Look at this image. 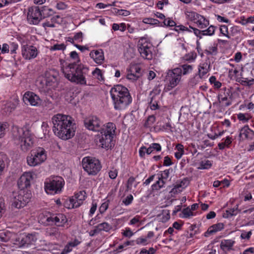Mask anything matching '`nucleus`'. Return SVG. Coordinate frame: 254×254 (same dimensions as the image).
I'll use <instances>...</instances> for the list:
<instances>
[{"label": "nucleus", "mask_w": 254, "mask_h": 254, "mask_svg": "<svg viewBox=\"0 0 254 254\" xmlns=\"http://www.w3.org/2000/svg\"><path fill=\"white\" fill-rule=\"evenodd\" d=\"M52 121L53 132L59 138L67 140L74 136L76 126L71 116L58 114L52 117Z\"/></svg>", "instance_id": "nucleus-1"}, {"label": "nucleus", "mask_w": 254, "mask_h": 254, "mask_svg": "<svg viewBox=\"0 0 254 254\" xmlns=\"http://www.w3.org/2000/svg\"><path fill=\"white\" fill-rule=\"evenodd\" d=\"M62 70L64 76L72 82L80 85H86V71L88 70L86 66L79 65L75 67L73 64L66 62L61 63Z\"/></svg>", "instance_id": "nucleus-2"}, {"label": "nucleus", "mask_w": 254, "mask_h": 254, "mask_svg": "<svg viewBox=\"0 0 254 254\" xmlns=\"http://www.w3.org/2000/svg\"><path fill=\"white\" fill-rule=\"evenodd\" d=\"M110 94L116 110H124L132 102L128 89L122 85L114 86L111 88Z\"/></svg>", "instance_id": "nucleus-3"}, {"label": "nucleus", "mask_w": 254, "mask_h": 254, "mask_svg": "<svg viewBox=\"0 0 254 254\" xmlns=\"http://www.w3.org/2000/svg\"><path fill=\"white\" fill-rule=\"evenodd\" d=\"M58 72L55 69L47 71L44 75L38 77L36 83L40 87L44 90H49L55 88L58 85Z\"/></svg>", "instance_id": "nucleus-4"}, {"label": "nucleus", "mask_w": 254, "mask_h": 254, "mask_svg": "<svg viewBox=\"0 0 254 254\" xmlns=\"http://www.w3.org/2000/svg\"><path fill=\"white\" fill-rule=\"evenodd\" d=\"M18 135L16 137L17 144L21 150L26 152L34 145V137L29 130L25 127L17 128Z\"/></svg>", "instance_id": "nucleus-5"}, {"label": "nucleus", "mask_w": 254, "mask_h": 254, "mask_svg": "<svg viewBox=\"0 0 254 254\" xmlns=\"http://www.w3.org/2000/svg\"><path fill=\"white\" fill-rule=\"evenodd\" d=\"M64 184V180L62 177L51 176L45 179L44 190L48 194H60L62 192Z\"/></svg>", "instance_id": "nucleus-6"}, {"label": "nucleus", "mask_w": 254, "mask_h": 254, "mask_svg": "<svg viewBox=\"0 0 254 254\" xmlns=\"http://www.w3.org/2000/svg\"><path fill=\"white\" fill-rule=\"evenodd\" d=\"M48 158V152L42 147L33 150L26 157V163L31 167H38L44 163Z\"/></svg>", "instance_id": "nucleus-7"}, {"label": "nucleus", "mask_w": 254, "mask_h": 254, "mask_svg": "<svg viewBox=\"0 0 254 254\" xmlns=\"http://www.w3.org/2000/svg\"><path fill=\"white\" fill-rule=\"evenodd\" d=\"M116 129V126L112 123H108L101 128L100 135H99L100 146L103 148L108 149L110 147L113 136Z\"/></svg>", "instance_id": "nucleus-8"}, {"label": "nucleus", "mask_w": 254, "mask_h": 254, "mask_svg": "<svg viewBox=\"0 0 254 254\" xmlns=\"http://www.w3.org/2000/svg\"><path fill=\"white\" fill-rule=\"evenodd\" d=\"M40 221L45 225H54L58 227L68 228L69 226L68 218L63 213L42 215Z\"/></svg>", "instance_id": "nucleus-9"}, {"label": "nucleus", "mask_w": 254, "mask_h": 254, "mask_svg": "<svg viewBox=\"0 0 254 254\" xmlns=\"http://www.w3.org/2000/svg\"><path fill=\"white\" fill-rule=\"evenodd\" d=\"M31 193L26 190H20L13 193L11 200V206L13 207L20 209L25 206L30 201Z\"/></svg>", "instance_id": "nucleus-10"}, {"label": "nucleus", "mask_w": 254, "mask_h": 254, "mask_svg": "<svg viewBox=\"0 0 254 254\" xmlns=\"http://www.w3.org/2000/svg\"><path fill=\"white\" fill-rule=\"evenodd\" d=\"M138 50L141 56L146 60H150L153 57L154 47L149 40L145 37H141L137 43Z\"/></svg>", "instance_id": "nucleus-11"}, {"label": "nucleus", "mask_w": 254, "mask_h": 254, "mask_svg": "<svg viewBox=\"0 0 254 254\" xmlns=\"http://www.w3.org/2000/svg\"><path fill=\"white\" fill-rule=\"evenodd\" d=\"M84 170L91 175H96L101 170L102 166L99 160L92 157H84L82 161Z\"/></svg>", "instance_id": "nucleus-12"}, {"label": "nucleus", "mask_w": 254, "mask_h": 254, "mask_svg": "<svg viewBox=\"0 0 254 254\" xmlns=\"http://www.w3.org/2000/svg\"><path fill=\"white\" fill-rule=\"evenodd\" d=\"M187 19L193 23L199 29H204L209 25V20L203 16L192 11L185 13Z\"/></svg>", "instance_id": "nucleus-13"}, {"label": "nucleus", "mask_w": 254, "mask_h": 254, "mask_svg": "<svg viewBox=\"0 0 254 254\" xmlns=\"http://www.w3.org/2000/svg\"><path fill=\"white\" fill-rule=\"evenodd\" d=\"M176 30L181 31H186L188 32H193L194 35L202 38L203 36H212L214 34L215 27L212 25L210 26L207 29L200 30L198 28L189 26V27L182 25L176 26Z\"/></svg>", "instance_id": "nucleus-14"}, {"label": "nucleus", "mask_w": 254, "mask_h": 254, "mask_svg": "<svg viewBox=\"0 0 254 254\" xmlns=\"http://www.w3.org/2000/svg\"><path fill=\"white\" fill-rule=\"evenodd\" d=\"M182 74V70L180 67L169 70L167 72L166 80L168 82V89L170 90L177 86L180 83Z\"/></svg>", "instance_id": "nucleus-15"}, {"label": "nucleus", "mask_w": 254, "mask_h": 254, "mask_svg": "<svg viewBox=\"0 0 254 254\" xmlns=\"http://www.w3.org/2000/svg\"><path fill=\"white\" fill-rule=\"evenodd\" d=\"M84 124L87 129L96 132L101 130L103 122L97 116H90L85 119Z\"/></svg>", "instance_id": "nucleus-16"}, {"label": "nucleus", "mask_w": 254, "mask_h": 254, "mask_svg": "<svg viewBox=\"0 0 254 254\" xmlns=\"http://www.w3.org/2000/svg\"><path fill=\"white\" fill-rule=\"evenodd\" d=\"M34 179L33 173L31 171L24 172L17 180V184L20 190H25L30 188Z\"/></svg>", "instance_id": "nucleus-17"}, {"label": "nucleus", "mask_w": 254, "mask_h": 254, "mask_svg": "<svg viewBox=\"0 0 254 254\" xmlns=\"http://www.w3.org/2000/svg\"><path fill=\"white\" fill-rule=\"evenodd\" d=\"M141 75V68L138 64L131 63L127 69L126 77L129 80L136 81Z\"/></svg>", "instance_id": "nucleus-18"}, {"label": "nucleus", "mask_w": 254, "mask_h": 254, "mask_svg": "<svg viewBox=\"0 0 254 254\" xmlns=\"http://www.w3.org/2000/svg\"><path fill=\"white\" fill-rule=\"evenodd\" d=\"M27 21L30 24H38L42 19L40 9L37 6H32L28 8Z\"/></svg>", "instance_id": "nucleus-19"}, {"label": "nucleus", "mask_w": 254, "mask_h": 254, "mask_svg": "<svg viewBox=\"0 0 254 254\" xmlns=\"http://www.w3.org/2000/svg\"><path fill=\"white\" fill-rule=\"evenodd\" d=\"M39 53L37 48L34 46L25 44L21 46V55L25 60L34 59L37 57Z\"/></svg>", "instance_id": "nucleus-20"}, {"label": "nucleus", "mask_w": 254, "mask_h": 254, "mask_svg": "<svg viewBox=\"0 0 254 254\" xmlns=\"http://www.w3.org/2000/svg\"><path fill=\"white\" fill-rule=\"evenodd\" d=\"M23 101L25 104L34 107L41 106L42 102V100L38 95L31 91H27L24 94Z\"/></svg>", "instance_id": "nucleus-21"}, {"label": "nucleus", "mask_w": 254, "mask_h": 254, "mask_svg": "<svg viewBox=\"0 0 254 254\" xmlns=\"http://www.w3.org/2000/svg\"><path fill=\"white\" fill-rule=\"evenodd\" d=\"M190 183V180L188 178H185L182 180L177 181L170 191L171 195L174 197L181 193L188 187Z\"/></svg>", "instance_id": "nucleus-22"}, {"label": "nucleus", "mask_w": 254, "mask_h": 254, "mask_svg": "<svg viewBox=\"0 0 254 254\" xmlns=\"http://www.w3.org/2000/svg\"><path fill=\"white\" fill-rule=\"evenodd\" d=\"M226 207L227 209L225 210V212L223 213V218H228L232 216L236 215L240 211L238 208L239 203L235 199H230L227 203Z\"/></svg>", "instance_id": "nucleus-23"}, {"label": "nucleus", "mask_w": 254, "mask_h": 254, "mask_svg": "<svg viewBox=\"0 0 254 254\" xmlns=\"http://www.w3.org/2000/svg\"><path fill=\"white\" fill-rule=\"evenodd\" d=\"M112 228V227L111 225L107 222H104L96 225L93 230L89 232V234L90 236H94L102 231L108 232L110 231Z\"/></svg>", "instance_id": "nucleus-24"}, {"label": "nucleus", "mask_w": 254, "mask_h": 254, "mask_svg": "<svg viewBox=\"0 0 254 254\" xmlns=\"http://www.w3.org/2000/svg\"><path fill=\"white\" fill-rule=\"evenodd\" d=\"M239 137L240 140H252L254 137V131L251 129L248 125H245L239 130Z\"/></svg>", "instance_id": "nucleus-25"}, {"label": "nucleus", "mask_w": 254, "mask_h": 254, "mask_svg": "<svg viewBox=\"0 0 254 254\" xmlns=\"http://www.w3.org/2000/svg\"><path fill=\"white\" fill-rule=\"evenodd\" d=\"M90 58L98 64H101L104 60V52L102 49L93 50L89 54Z\"/></svg>", "instance_id": "nucleus-26"}, {"label": "nucleus", "mask_w": 254, "mask_h": 254, "mask_svg": "<svg viewBox=\"0 0 254 254\" xmlns=\"http://www.w3.org/2000/svg\"><path fill=\"white\" fill-rule=\"evenodd\" d=\"M81 205L74 195L65 199L64 203V207L68 209L79 207Z\"/></svg>", "instance_id": "nucleus-27"}, {"label": "nucleus", "mask_w": 254, "mask_h": 254, "mask_svg": "<svg viewBox=\"0 0 254 254\" xmlns=\"http://www.w3.org/2000/svg\"><path fill=\"white\" fill-rule=\"evenodd\" d=\"M210 65L208 62H204L200 64L198 66V75L202 78L207 77V73L209 70Z\"/></svg>", "instance_id": "nucleus-28"}, {"label": "nucleus", "mask_w": 254, "mask_h": 254, "mask_svg": "<svg viewBox=\"0 0 254 254\" xmlns=\"http://www.w3.org/2000/svg\"><path fill=\"white\" fill-rule=\"evenodd\" d=\"M37 239L38 235L37 233L28 234L22 238V243L23 245H31L34 243Z\"/></svg>", "instance_id": "nucleus-29"}, {"label": "nucleus", "mask_w": 254, "mask_h": 254, "mask_svg": "<svg viewBox=\"0 0 254 254\" xmlns=\"http://www.w3.org/2000/svg\"><path fill=\"white\" fill-rule=\"evenodd\" d=\"M19 103V100L17 98H14L5 104L3 108L5 112L10 113L14 110Z\"/></svg>", "instance_id": "nucleus-30"}, {"label": "nucleus", "mask_w": 254, "mask_h": 254, "mask_svg": "<svg viewBox=\"0 0 254 254\" xmlns=\"http://www.w3.org/2000/svg\"><path fill=\"white\" fill-rule=\"evenodd\" d=\"M222 229V223H219L214 224L208 228L207 231L205 233V236L209 237L210 235H213Z\"/></svg>", "instance_id": "nucleus-31"}, {"label": "nucleus", "mask_w": 254, "mask_h": 254, "mask_svg": "<svg viewBox=\"0 0 254 254\" xmlns=\"http://www.w3.org/2000/svg\"><path fill=\"white\" fill-rule=\"evenodd\" d=\"M80 243V242L77 239H75L73 241L69 242L65 246L64 249L62 253V254H66L72 251V248L78 245Z\"/></svg>", "instance_id": "nucleus-32"}, {"label": "nucleus", "mask_w": 254, "mask_h": 254, "mask_svg": "<svg viewBox=\"0 0 254 254\" xmlns=\"http://www.w3.org/2000/svg\"><path fill=\"white\" fill-rule=\"evenodd\" d=\"M196 212H192L190 209V207H187L182 210L180 217L182 218L189 219L196 216Z\"/></svg>", "instance_id": "nucleus-33"}, {"label": "nucleus", "mask_w": 254, "mask_h": 254, "mask_svg": "<svg viewBox=\"0 0 254 254\" xmlns=\"http://www.w3.org/2000/svg\"><path fill=\"white\" fill-rule=\"evenodd\" d=\"M252 192L246 190L242 194L243 200L245 202H248L251 206H254V198L252 196Z\"/></svg>", "instance_id": "nucleus-34"}, {"label": "nucleus", "mask_w": 254, "mask_h": 254, "mask_svg": "<svg viewBox=\"0 0 254 254\" xmlns=\"http://www.w3.org/2000/svg\"><path fill=\"white\" fill-rule=\"evenodd\" d=\"M223 36H226L228 39H231L237 31L236 28L233 26L230 27V31H229L228 26L223 25Z\"/></svg>", "instance_id": "nucleus-35"}, {"label": "nucleus", "mask_w": 254, "mask_h": 254, "mask_svg": "<svg viewBox=\"0 0 254 254\" xmlns=\"http://www.w3.org/2000/svg\"><path fill=\"white\" fill-rule=\"evenodd\" d=\"M223 91L224 94L225 95V94H227V95H225L224 97H223V105L225 104V106H228L230 105L231 104V101L232 99V92L229 91V90H226V89L225 88H223Z\"/></svg>", "instance_id": "nucleus-36"}, {"label": "nucleus", "mask_w": 254, "mask_h": 254, "mask_svg": "<svg viewBox=\"0 0 254 254\" xmlns=\"http://www.w3.org/2000/svg\"><path fill=\"white\" fill-rule=\"evenodd\" d=\"M175 156L177 159L181 158L184 154V147L182 144H177L175 148Z\"/></svg>", "instance_id": "nucleus-37"}, {"label": "nucleus", "mask_w": 254, "mask_h": 254, "mask_svg": "<svg viewBox=\"0 0 254 254\" xmlns=\"http://www.w3.org/2000/svg\"><path fill=\"white\" fill-rule=\"evenodd\" d=\"M162 147L159 143H151L149 147L147 148L148 155L151 153H154L156 152H159L161 150Z\"/></svg>", "instance_id": "nucleus-38"}, {"label": "nucleus", "mask_w": 254, "mask_h": 254, "mask_svg": "<svg viewBox=\"0 0 254 254\" xmlns=\"http://www.w3.org/2000/svg\"><path fill=\"white\" fill-rule=\"evenodd\" d=\"M158 218L160 221L166 222L170 218V211L169 210H163L161 213L158 215Z\"/></svg>", "instance_id": "nucleus-39"}, {"label": "nucleus", "mask_w": 254, "mask_h": 254, "mask_svg": "<svg viewBox=\"0 0 254 254\" xmlns=\"http://www.w3.org/2000/svg\"><path fill=\"white\" fill-rule=\"evenodd\" d=\"M74 197L80 202L81 204H82L83 202V201L85 199L86 197V192L84 190H81L77 192H76L73 195Z\"/></svg>", "instance_id": "nucleus-40"}, {"label": "nucleus", "mask_w": 254, "mask_h": 254, "mask_svg": "<svg viewBox=\"0 0 254 254\" xmlns=\"http://www.w3.org/2000/svg\"><path fill=\"white\" fill-rule=\"evenodd\" d=\"M165 182L161 178H158V180L151 186L153 190H159L161 188L164 187Z\"/></svg>", "instance_id": "nucleus-41"}, {"label": "nucleus", "mask_w": 254, "mask_h": 254, "mask_svg": "<svg viewBox=\"0 0 254 254\" xmlns=\"http://www.w3.org/2000/svg\"><path fill=\"white\" fill-rule=\"evenodd\" d=\"M155 121V116L153 115L149 116L145 121L144 126L146 128H150L153 127Z\"/></svg>", "instance_id": "nucleus-42"}, {"label": "nucleus", "mask_w": 254, "mask_h": 254, "mask_svg": "<svg viewBox=\"0 0 254 254\" xmlns=\"http://www.w3.org/2000/svg\"><path fill=\"white\" fill-rule=\"evenodd\" d=\"M239 82L243 86L251 87L254 85V79H249L247 78H242Z\"/></svg>", "instance_id": "nucleus-43"}, {"label": "nucleus", "mask_w": 254, "mask_h": 254, "mask_svg": "<svg viewBox=\"0 0 254 254\" xmlns=\"http://www.w3.org/2000/svg\"><path fill=\"white\" fill-rule=\"evenodd\" d=\"M201 79L203 78L200 75L195 74L190 79V84L192 86H195L201 81Z\"/></svg>", "instance_id": "nucleus-44"}, {"label": "nucleus", "mask_w": 254, "mask_h": 254, "mask_svg": "<svg viewBox=\"0 0 254 254\" xmlns=\"http://www.w3.org/2000/svg\"><path fill=\"white\" fill-rule=\"evenodd\" d=\"M212 164L211 162L208 160L202 161L199 163V166L197 167L199 169H208L211 167Z\"/></svg>", "instance_id": "nucleus-45"}, {"label": "nucleus", "mask_w": 254, "mask_h": 254, "mask_svg": "<svg viewBox=\"0 0 254 254\" xmlns=\"http://www.w3.org/2000/svg\"><path fill=\"white\" fill-rule=\"evenodd\" d=\"M197 57L196 54L195 52H190L186 54L184 57L185 60L192 62L195 61Z\"/></svg>", "instance_id": "nucleus-46"}, {"label": "nucleus", "mask_w": 254, "mask_h": 254, "mask_svg": "<svg viewBox=\"0 0 254 254\" xmlns=\"http://www.w3.org/2000/svg\"><path fill=\"white\" fill-rule=\"evenodd\" d=\"M8 127V124L6 123L0 122V138L2 137L5 135Z\"/></svg>", "instance_id": "nucleus-47"}, {"label": "nucleus", "mask_w": 254, "mask_h": 254, "mask_svg": "<svg viewBox=\"0 0 254 254\" xmlns=\"http://www.w3.org/2000/svg\"><path fill=\"white\" fill-rule=\"evenodd\" d=\"M182 73L184 75L188 74L190 73L193 69V67L191 65L184 64L182 65Z\"/></svg>", "instance_id": "nucleus-48"}, {"label": "nucleus", "mask_w": 254, "mask_h": 254, "mask_svg": "<svg viewBox=\"0 0 254 254\" xmlns=\"http://www.w3.org/2000/svg\"><path fill=\"white\" fill-rule=\"evenodd\" d=\"M83 35L81 32H77L74 34L73 39L75 43H80L83 41Z\"/></svg>", "instance_id": "nucleus-49"}, {"label": "nucleus", "mask_w": 254, "mask_h": 254, "mask_svg": "<svg viewBox=\"0 0 254 254\" xmlns=\"http://www.w3.org/2000/svg\"><path fill=\"white\" fill-rule=\"evenodd\" d=\"M66 48L65 45L64 43L56 44L51 46L50 48L51 51L64 50Z\"/></svg>", "instance_id": "nucleus-50"}, {"label": "nucleus", "mask_w": 254, "mask_h": 254, "mask_svg": "<svg viewBox=\"0 0 254 254\" xmlns=\"http://www.w3.org/2000/svg\"><path fill=\"white\" fill-rule=\"evenodd\" d=\"M238 119L242 121L243 123H247L250 120V118L248 117V114H245L244 113H239L237 115Z\"/></svg>", "instance_id": "nucleus-51"}, {"label": "nucleus", "mask_w": 254, "mask_h": 254, "mask_svg": "<svg viewBox=\"0 0 254 254\" xmlns=\"http://www.w3.org/2000/svg\"><path fill=\"white\" fill-rule=\"evenodd\" d=\"M143 22L150 25H157L159 23L158 20L152 18H145L143 19Z\"/></svg>", "instance_id": "nucleus-52"}, {"label": "nucleus", "mask_w": 254, "mask_h": 254, "mask_svg": "<svg viewBox=\"0 0 254 254\" xmlns=\"http://www.w3.org/2000/svg\"><path fill=\"white\" fill-rule=\"evenodd\" d=\"M133 200V197L132 194L127 195L122 201V203L126 206L130 204Z\"/></svg>", "instance_id": "nucleus-53"}, {"label": "nucleus", "mask_w": 254, "mask_h": 254, "mask_svg": "<svg viewBox=\"0 0 254 254\" xmlns=\"http://www.w3.org/2000/svg\"><path fill=\"white\" fill-rule=\"evenodd\" d=\"M92 74L98 79L101 80L103 79L101 70L98 68H96L92 72Z\"/></svg>", "instance_id": "nucleus-54"}, {"label": "nucleus", "mask_w": 254, "mask_h": 254, "mask_svg": "<svg viewBox=\"0 0 254 254\" xmlns=\"http://www.w3.org/2000/svg\"><path fill=\"white\" fill-rule=\"evenodd\" d=\"M163 23L164 25L168 27H173L176 25L175 22L171 18H165L164 20Z\"/></svg>", "instance_id": "nucleus-55"}, {"label": "nucleus", "mask_w": 254, "mask_h": 254, "mask_svg": "<svg viewBox=\"0 0 254 254\" xmlns=\"http://www.w3.org/2000/svg\"><path fill=\"white\" fill-rule=\"evenodd\" d=\"M109 203L108 200H106L102 203L99 208V211L101 213H103L107 210L109 207Z\"/></svg>", "instance_id": "nucleus-56"}, {"label": "nucleus", "mask_w": 254, "mask_h": 254, "mask_svg": "<svg viewBox=\"0 0 254 254\" xmlns=\"http://www.w3.org/2000/svg\"><path fill=\"white\" fill-rule=\"evenodd\" d=\"M217 46L215 44L210 46L207 49L205 50L206 53L207 54L215 55L217 53Z\"/></svg>", "instance_id": "nucleus-57"}, {"label": "nucleus", "mask_w": 254, "mask_h": 254, "mask_svg": "<svg viewBox=\"0 0 254 254\" xmlns=\"http://www.w3.org/2000/svg\"><path fill=\"white\" fill-rule=\"evenodd\" d=\"M235 242L231 240H225L223 241V249L227 248L228 250L231 249L233 247Z\"/></svg>", "instance_id": "nucleus-58"}, {"label": "nucleus", "mask_w": 254, "mask_h": 254, "mask_svg": "<svg viewBox=\"0 0 254 254\" xmlns=\"http://www.w3.org/2000/svg\"><path fill=\"white\" fill-rule=\"evenodd\" d=\"M0 54H4L8 53L9 51V45L6 43H4L2 45H0Z\"/></svg>", "instance_id": "nucleus-59"}, {"label": "nucleus", "mask_w": 254, "mask_h": 254, "mask_svg": "<svg viewBox=\"0 0 254 254\" xmlns=\"http://www.w3.org/2000/svg\"><path fill=\"white\" fill-rule=\"evenodd\" d=\"M156 252V250L153 248H150L148 250L143 248L140 252V254H154Z\"/></svg>", "instance_id": "nucleus-60"}, {"label": "nucleus", "mask_w": 254, "mask_h": 254, "mask_svg": "<svg viewBox=\"0 0 254 254\" xmlns=\"http://www.w3.org/2000/svg\"><path fill=\"white\" fill-rule=\"evenodd\" d=\"M133 241H127L125 242L124 244L120 245L118 248L117 249V250L120 252L122 251V250L126 247H127L129 245H133Z\"/></svg>", "instance_id": "nucleus-61"}, {"label": "nucleus", "mask_w": 254, "mask_h": 254, "mask_svg": "<svg viewBox=\"0 0 254 254\" xmlns=\"http://www.w3.org/2000/svg\"><path fill=\"white\" fill-rule=\"evenodd\" d=\"M70 57L74 61V63L79 62V58L77 53L76 51H72L70 53Z\"/></svg>", "instance_id": "nucleus-62"}, {"label": "nucleus", "mask_w": 254, "mask_h": 254, "mask_svg": "<svg viewBox=\"0 0 254 254\" xmlns=\"http://www.w3.org/2000/svg\"><path fill=\"white\" fill-rule=\"evenodd\" d=\"M139 155L141 158H144L145 154H148L147 148L145 146H141L139 149Z\"/></svg>", "instance_id": "nucleus-63"}, {"label": "nucleus", "mask_w": 254, "mask_h": 254, "mask_svg": "<svg viewBox=\"0 0 254 254\" xmlns=\"http://www.w3.org/2000/svg\"><path fill=\"white\" fill-rule=\"evenodd\" d=\"M118 175V171L117 169L113 168L109 172V176L111 179H115Z\"/></svg>", "instance_id": "nucleus-64"}]
</instances>
